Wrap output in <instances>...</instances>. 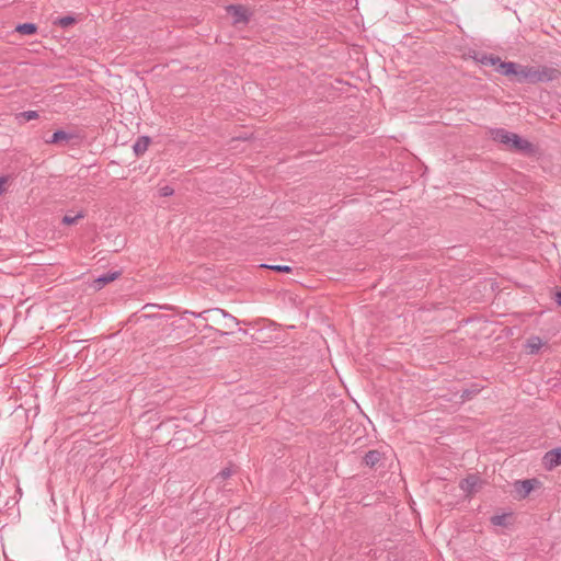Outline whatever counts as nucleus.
<instances>
[{
    "label": "nucleus",
    "mask_w": 561,
    "mask_h": 561,
    "mask_svg": "<svg viewBox=\"0 0 561 561\" xmlns=\"http://www.w3.org/2000/svg\"><path fill=\"white\" fill-rule=\"evenodd\" d=\"M15 31L23 35H32L37 31V26L34 23H22L15 27Z\"/></svg>",
    "instance_id": "obj_16"
},
{
    "label": "nucleus",
    "mask_w": 561,
    "mask_h": 561,
    "mask_svg": "<svg viewBox=\"0 0 561 561\" xmlns=\"http://www.w3.org/2000/svg\"><path fill=\"white\" fill-rule=\"evenodd\" d=\"M225 319H226V322H221V325H220L221 330L230 329L232 327V324H234V325L239 324V320L228 312H227V318H225Z\"/></svg>",
    "instance_id": "obj_19"
},
{
    "label": "nucleus",
    "mask_w": 561,
    "mask_h": 561,
    "mask_svg": "<svg viewBox=\"0 0 561 561\" xmlns=\"http://www.w3.org/2000/svg\"><path fill=\"white\" fill-rule=\"evenodd\" d=\"M5 179L4 178H0V195L4 192V183H5Z\"/></svg>",
    "instance_id": "obj_28"
},
{
    "label": "nucleus",
    "mask_w": 561,
    "mask_h": 561,
    "mask_svg": "<svg viewBox=\"0 0 561 561\" xmlns=\"http://www.w3.org/2000/svg\"><path fill=\"white\" fill-rule=\"evenodd\" d=\"M480 482L479 477L477 476H469L466 479L461 480L460 482V489L466 492L467 494H471L476 492L477 485Z\"/></svg>",
    "instance_id": "obj_10"
},
{
    "label": "nucleus",
    "mask_w": 561,
    "mask_h": 561,
    "mask_svg": "<svg viewBox=\"0 0 561 561\" xmlns=\"http://www.w3.org/2000/svg\"><path fill=\"white\" fill-rule=\"evenodd\" d=\"M154 307V305H146L145 308Z\"/></svg>",
    "instance_id": "obj_30"
},
{
    "label": "nucleus",
    "mask_w": 561,
    "mask_h": 561,
    "mask_svg": "<svg viewBox=\"0 0 561 561\" xmlns=\"http://www.w3.org/2000/svg\"><path fill=\"white\" fill-rule=\"evenodd\" d=\"M382 458V454L379 450L373 449L365 454L364 462L369 468H374Z\"/></svg>",
    "instance_id": "obj_13"
},
{
    "label": "nucleus",
    "mask_w": 561,
    "mask_h": 561,
    "mask_svg": "<svg viewBox=\"0 0 561 561\" xmlns=\"http://www.w3.org/2000/svg\"><path fill=\"white\" fill-rule=\"evenodd\" d=\"M227 12L232 16L233 24H248L251 18V12L241 4H230L227 7Z\"/></svg>",
    "instance_id": "obj_4"
},
{
    "label": "nucleus",
    "mask_w": 561,
    "mask_h": 561,
    "mask_svg": "<svg viewBox=\"0 0 561 561\" xmlns=\"http://www.w3.org/2000/svg\"><path fill=\"white\" fill-rule=\"evenodd\" d=\"M122 275V272L116 271H108L107 273H103L100 275H93V280H116Z\"/></svg>",
    "instance_id": "obj_15"
},
{
    "label": "nucleus",
    "mask_w": 561,
    "mask_h": 561,
    "mask_svg": "<svg viewBox=\"0 0 561 561\" xmlns=\"http://www.w3.org/2000/svg\"><path fill=\"white\" fill-rule=\"evenodd\" d=\"M184 313L203 319L206 322L204 325L205 329L216 330V332L220 335H227L229 333L220 329L221 322H226L225 318H227V311L222 309L211 308L198 313L186 310Z\"/></svg>",
    "instance_id": "obj_2"
},
{
    "label": "nucleus",
    "mask_w": 561,
    "mask_h": 561,
    "mask_svg": "<svg viewBox=\"0 0 561 561\" xmlns=\"http://www.w3.org/2000/svg\"><path fill=\"white\" fill-rule=\"evenodd\" d=\"M75 23H76V18H73L71 15H66V16L58 18L54 22L55 25H59L62 28H66V27L72 25Z\"/></svg>",
    "instance_id": "obj_17"
},
{
    "label": "nucleus",
    "mask_w": 561,
    "mask_h": 561,
    "mask_svg": "<svg viewBox=\"0 0 561 561\" xmlns=\"http://www.w3.org/2000/svg\"><path fill=\"white\" fill-rule=\"evenodd\" d=\"M20 117H23L25 121H32L38 117L37 111H25L19 114Z\"/></svg>",
    "instance_id": "obj_21"
},
{
    "label": "nucleus",
    "mask_w": 561,
    "mask_h": 561,
    "mask_svg": "<svg viewBox=\"0 0 561 561\" xmlns=\"http://www.w3.org/2000/svg\"><path fill=\"white\" fill-rule=\"evenodd\" d=\"M72 139H79V135L72 131L56 130L49 139H45L49 145H64L70 142Z\"/></svg>",
    "instance_id": "obj_5"
},
{
    "label": "nucleus",
    "mask_w": 561,
    "mask_h": 561,
    "mask_svg": "<svg viewBox=\"0 0 561 561\" xmlns=\"http://www.w3.org/2000/svg\"><path fill=\"white\" fill-rule=\"evenodd\" d=\"M536 479L517 480L514 483V490L520 499H525L534 489V483H537Z\"/></svg>",
    "instance_id": "obj_7"
},
{
    "label": "nucleus",
    "mask_w": 561,
    "mask_h": 561,
    "mask_svg": "<svg viewBox=\"0 0 561 561\" xmlns=\"http://www.w3.org/2000/svg\"><path fill=\"white\" fill-rule=\"evenodd\" d=\"M535 66H522L518 65L517 73H516V81L518 83H529L535 84Z\"/></svg>",
    "instance_id": "obj_6"
},
{
    "label": "nucleus",
    "mask_w": 561,
    "mask_h": 561,
    "mask_svg": "<svg viewBox=\"0 0 561 561\" xmlns=\"http://www.w3.org/2000/svg\"><path fill=\"white\" fill-rule=\"evenodd\" d=\"M219 476L222 478V479H227L231 476V470L229 468H225L222 469L220 472H219Z\"/></svg>",
    "instance_id": "obj_25"
},
{
    "label": "nucleus",
    "mask_w": 561,
    "mask_h": 561,
    "mask_svg": "<svg viewBox=\"0 0 561 561\" xmlns=\"http://www.w3.org/2000/svg\"><path fill=\"white\" fill-rule=\"evenodd\" d=\"M480 62L485 66H488V65L495 66L501 62V58L499 56H494L492 54L483 55L480 59Z\"/></svg>",
    "instance_id": "obj_18"
},
{
    "label": "nucleus",
    "mask_w": 561,
    "mask_h": 561,
    "mask_svg": "<svg viewBox=\"0 0 561 561\" xmlns=\"http://www.w3.org/2000/svg\"><path fill=\"white\" fill-rule=\"evenodd\" d=\"M173 193H174V190L169 185H165V186H162L159 188V195L162 197L171 196V195H173Z\"/></svg>",
    "instance_id": "obj_23"
},
{
    "label": "nucleus",
    "mask_w": 561,
    "mask_h": 561,
    "mask_svg": "<svg viewBox=\"0 0 561 561\" xmlns=\"http://www.w3.org/2000/svg\"><path fill=\"white\" fill-rule=\"evenodd\" d=\"M535 84L558 81L561 79V70L551 66H535Z\"/></svg>",
    "instance_id": "obj_3"
},
{
    "label": "nucleus",
    "mask_w": 561,
    "mask_h": 561,
    "mask_svg": "<svg viewBox=\"0 0 561 561\" xmlns=\"http://www.w3.org/2000/svg\"><path fill=\"white\" fill-rule=\"evenodd\" d=\"M545 465L548 469L556 468L561 465V448H554L546 453Z\"/></svg>",
    "instance_id": "obj_8"
},
{
    "label": "nucleus",
    "mask_w": 561,
    "mask_h": 561,
    "mask_svg": "<svg viewBox=\"0 0 561 561\" xmlns=\"http://www.w3.org/2000/svg\"><path fill=\"white\" fill-rule=\"evenodd\" d=\"M554 300H556V302H557L559 306H561V290L556 289V291H554Z\"/></svg>",
    "instance_id": "obj_26"
},
{
    "label": "nucleus",
    "mask_w": 561,
    "mask_h": 561,
    "mask_svg": "<svg viewBox=\"0 0 561 561\" xmlns=\"http://www.w3.org/2000/svg\"><path fill=\"white\" fill-rule=\"evenodd\" d=\"M83 217H84V214L82 211L78 213L76 216L66 215V216L62 217L61 222L65 224V225H73L79 219H81Z\"/></svg>",
    "instance_id": "obj_20"
},
{
    "label": "nucleus",
    "mask_w": 561,
    "mask_h": 561,
    "mask_svg": "<svg viewBox=\"0 0 561 561\" xmlns=\"http://www.w3.org/2000/svg\"><path fill=\"white\" fill-rule=\"evenodd\" d=\"M236 513V511H231L229 512L228 516H227V520H230L232 518V515Z\"/></svg>",
    "instance_id": "obj_29"
},
{
    "label": "nucleus",
    "mask_w": 561,
    "mask_h": 561,
    "mask_svg": "<svg viewBox=\"0 0 561 561\" xmlns=\"http://www.w3.org/2000/svg\"><path fill=\"white\" fill-rule=\"evenodd\" d=\"M543 343H542V340L539 337V336H530L527 342H526V345H525V348L527 351L528 354H537L540 348L542 347Z\"/></svg>",
    "instance_id": "obj_12"
},
{
    "label": "nucleus",
    "mask_w": 561,
    "mask_h": 561,
    "mask_svg": "<svg viewBox=\"0 0 561 561\" xmlns=\"http://www.w3.org/2000/svg\"><path fill=\"white\" fill-rule=\"evenodd\" d=\"M517 68H518V64L516 62H513V61H502L497 65V72H500L501 75L503 76H506V77H511V76H514L516 77V73H517Z\"/></svg>",
    "instance_id": "obj_9"
},
{
    "label": "nucleus",
    "mask_w": 561,
    "mask_h": 561,
    "mask_svg": "<svg viewBox=\"0 0 561 561\" xmlns=\"http://www.w3.org/2000/svg\"><path fill=\"white\" fill-rule=\"evenodd\" d=\"M107 283L105 282H102V283H93L94 285V290H100L102 289Z\"/></svg>",
    "instance_id": "obj_27"
},
{
    "label": "nucleus",
    "mask_w": 561,
    "mask_h": 561,
    "mask_svg": "<svg viewBox=\"0 0 561 561\" xmlns=\"http://www.w3.org/2000/svg\"><path fill=\"white\" fill-rule=\"evenodd\" d=\"M506 515H495L491 518V522L495 526H505L506 525Z\"/></svg>",
    "instance_id": "obj_22"
},
{
    "label": "nucleus",
    "mask_w": 561,
    "mask_h": 561,
    "mask_svg": "<svg viewBox=\"0 0 561 561\" xmlns=\"http://www.w3.org/2000/svg\"><path fill=\"white\" fill-rule=\"evenodd\" d=\"M259 271H274L278 273H289L291 272V267L288 265H267L262 264L256 267Z\"/></svg>",
    "instance_id": "obj_14"
},
{
    "label": "nucleus",
    "mask_w": 561,
    "mask_h": 561,
    "mask_svg": "<svg viewBox=\"0 0 561 561\" xmlns=\"http://www.w3.org/2000/svg\"><path fill=\"white\" fill-rule=\"evenodd\" d=\"M474 394V391H471V390H465L461 394V399L465 401V400H469L472 398V396Z\"/></svg>",
    "instance_id": "obj_24"
},
{
    "label": "nucleus",
    "mask_w": 561,
    "mask_h": 561,
    "mask_svg": "<svg viewBox=\"0 0 561 561\" xmlns=\"http://www.w3.org/2000/svg\"><path fill=\"white\" fill-rule=\"evenodd\" d=\"M150 142H151V139L148 136L138 137L136 142L133 146L134 153L137 157L142 156L147 151Z\"/></svg>",
    "instance_id": "obj_11"
},
{
    "label": "nucleus",
    "mask_w": 561,
    "mask_h": 561,
    "mask_svg": "<svg viewBox=\"0 0 561 561\" xmlns=\"http://www.w3.org/2000/svg\"><path fill=\"white\" fill-rule=\"evenodd\" d=\"M491 134L493 140L505 145L512 151L524 154H533L535 152L534 145L515 133L508 131L504 128H495Z\"/></svg>",
    "instance_id": "obj_1"
}]
</instances>
